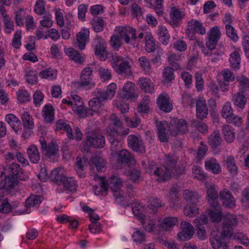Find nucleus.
<instances>
[{"label":"nucleus","mask_w":249,"mask_h":249,"mask_svg":"<svg viewBox=\"0 0 249 249\" xmlns=\"http://www.w3.org/2000/svg\"><path fill=\"white\" fill-rule=\"evenodd\" d=\"M94 178L96 180L97 179H100L101 184V189L100 190H96L97 187L95 189V186H94L96 195H99L100 193H101L102 195H106L108 188H110L116 201L120 203L123 202V200H124V196L120 194V189L122 186L123 182L120 178L112 175L107 180H106L104 177H100L97 175Z\"/></svg>","instance_id":"obj_1"},{"label":"nucleus","mask_w":249,"mask_h":249,"mask_svg":"<svg viewBox=\"0 0 249 249\" xmlns=\"http://www.w3.org/2000/svg\"><path fill=\"white\" fill-rule=\"evenodd\" d=\"M177 160L178 158L174 155L166 156V165L156 167L154 170L153 174L157 177V180L158 181L163 182L171 178Z\"/></svg>","instance_id":"obj_2"},{"label":"nucleus","mask_w":249,"mask_h":249,"mask_svg":"<svg viewBox=\"0 0 249 249\" xmlns=\"http://www.w3.org/2000/svg\"><path fill=\"white\" fill-rule=\"evenodd\" d=\"M237 223L236 215L228 213L224 217L221 236L223 237H230L233 234V227Z\"/></svg>","instance_id":"obj_3"},{"label":"nucleus","mask_w":249,"mask_h":249,"mask_svg":"<svg viewBox=\"0 0 249 249\" xmlns=\"http://www.w3.org/2000/svg\"><path fill=\"white\" fill-rule=\"evenodd\" d=\"M112 67L119 74L126 73L129 71L131 66L128 61L116 53L112 54Z\"/></svg>","instance_id":"obj_4"},{"label":"nucleus","mask_w":249,"mask_h":249,"mask_svg":"<svg viewBox=\"0 0 249 249\" xmlns=\"http://www.w3.org/2000/svg\"><path fill=\"white\" fill-rule=\"evenodd\" d=\"M118 31L120 34V37L124 39L127 44H135L137 38L136 33V29L129 26H119L118 28Z\"/></svg>","instance_id":"obj_5"},{"label":"nucleus","mask_w":249,"mask_h":249,"mask_svg":"<svg viewBox=\"0 0 249 249\" xmlns=\"http://www.w3.org/2000/svg\"><path fill=\"white\" fill-rule=\"evenodd\" d=\"M188 130L187 121L184 119L178 120L177 122L173 120L169 125V131L173 136H176L179 133H185Z\"/></svg>","instance_id":"obj_6"},{"label":"nucleus","mask_w":249,"mask_h":249,"mask_svg":"<svg viewBox=\"0 0 249 249\" xmlns=\"http://www.w3.org/2000/svg\"><path fill=\"white\" fill-rule=\"evenodd\" d=\"M186 33L188 36L193 37L196 33L203 35L206 33V29L202 23L197 20L192 19L188 22Z\"/></svg>","instance_id":"obj_7"},{"label":"nucleus","mask_w":249,"mask_h":249,"mask_svg":"<svg viewBox=\"0 0 249 249\" xmlns=\"http://www.w3.org/2000/svg\"><path fill=\"white\" fill-rule=\"evenodd\" d=\"M116 88V84L112 83L108 86L106 90L98 89L95 92V96L97 97L102 103L105 100L111 99L114 96Z\"/></svg>","instance_id":"obj_8"},{"label":"nucleus","mask_w":249,"mask_h":249,"mask_svg":"<svg viewBox=\"0 0 249 249\" xmlns=\"http://www.w3.org/2000/svg\"><path fill=\"white\" fill-rule=\"evenodd\" d=\"M181 230L178 234V237L181 241L190 239L193 236L194 229L188 222L182 221L180 224Z\"/></svg>","instance_id":"obj_9"},{"label":"nucleus","mask_w":249,"mask_h":249,"mask_svg":"<svg viewBox=\"0 0 249 249\" xmlns=\"http://www.w3.org/2000/svg\"><path fill=\"white\" fill-rule=\"evenodd\" d=\"M127 143L129 147L133 151L140 153H145V147L140 138L134 135H130L128 137Z\"/></svg>","instance_id":"obj_10"},{"label":"nucleus","mask_w":249,"mask_h":249,"mask_svg":"<svg viewBox=\"0 0 249 249\" xmlns=\"http://www.w3.org/2000/svg\"><path fill=\"white\" fill-rule=\"evenodd\" d=\"M117 161L121 166L128 165L130 166L131 165L132 167L136 162L132 154L128 150L124 149L119 151ZM120 168H122V166Z\"/></svg>","instance_id":"obj_11"},{"label":"nucleus","mask_w":249,"mask_h":249,"mask_svg":"<svg viewBox=\"0 0 249 249\" xmlns=\"http://www.w3.org/2000/svg\"><path fill=\"white\" fill-rule=\"evenodd\" d=\"M87 140L93 148L100 149L105 146V138L101 133L93 132L87 136Z\"/></svg>","instance_id":"obj_12"},{"label":"nucleus","mask_w":249,"mask_h":249,"mask_svg":"<svg viewBox=\"0 0 249 249\" xmlns=\"http://www.w3.org/2000/svg\"><path fill=\"white\" fill-rule=\"evenodd\" d=\"M4 170L9 175L13 176L21 180H26L28 178V177L23 173L20 165L16 162L12 163Z\"/></svg>","instance_id":"obj_13"},{"label":"nucleus","mask_w":249,"mask_h":249,"mask_svg":"<svg viewBox=\"0 0 249 249\" xmlns=\"http://www.w3.org/2000/svg\"><path fill=\"white\" fill-rule=\"evenodd\" d=\"M39 141L40 142L41 149L46 152V155L50 157L52 156H55L59 151L58 146L53 142H51L47 144L46 140L43 136L39 137Z\"/></svg>","instance_id":"obj_14"},{"label":"nucleus","mask_w":249,"mask_h":249,"mask_svg":"<svg viewBox=\"0 0 249 249\" xmlns=\"http://www.w3.org/2000/svg\"><path fill=\"white\" fill-rule=\"evenodd\" d=\"M122 98L124 99H130L136 98L137 97L136 93V88L134 83L127 81L123 87V90L121 93Z\"/></svg>","instance_id":"obj_15"},{"label":"nucleus","mask_w":249,"mask_h":249,"mask_svg":"<svg viewBox=\"0 0 249 249\" xmlns=\"http://www.w3.org/2000/svg\"><path fill=\"white\" fill-rule=\"evenodd\" d=\"M209 241L213 249H228L223 238L215 231L211 234Z\"/></svg>","instance_id":"obj_16"},{"label":"nucleus","mask_w":249,"mask_h":249,"mask_svg":"<svg viewBox=\"0 0 249 249\" xmlns=\"http://www.w3.org/2000/svg\"><path fill=\"white\" fill-rule=\"evenodd\" d=\"M157 104L160 109L165 112H169L172 110L173 105L167 94L164 93L160 94L157 100Z\"/></svg>","instance_id":"obj_17"},{"label":"nucleus","mask_w":249,"mask_h":249,"mask_svg":"<svg viewBox=\"0 0 249 249\" xmlns=\"http://www.w3.org/2000/svg\"><path fill=\"white\" fill-rule=\"evenodd\" d=\"M220 198L225 207L231 208L235 206L234 198L228 189H224L220 192Z\"/></svg>","instance_id":"obj_18"},{"label":"nucleus","mask_w":249,"mask_h":249,"mask_svg":"<svg viewBox=\"0 0 249 249\" xmlns=\"http://www.w3.org/2000/svg\"><path fill=\"white\" fill-rule=\"evenodd\" d=\"M5 121L15 132L18 134L21 131V123L19 119L13 114H9L5 116Z\"/></svg>","instance_id":"obj_19"},{"label":"nucleus","mask_w":249,"mask_h":249,"mask_svg":"<svg viewBox=\"0 0 249 249\" xmlns=\"http://www.w3.org/2000/svg\"><path fill=\"white\" fill-rule=\"evenodd\" d=\"M196 111L198 118L203 120L207 117L208 114V109L205 100H199L196 101Z\"/></svg>","instance_id":"obj_20"},{"label":"nucleus","mask_w":249,"mask_h":249,"mask_svg":"<svg viewBox=\"0 0 249 249\" xmlns=\"http://www.w3.org/2000/svg\"><path fill=\"white\" fill-rule=\"evenodd\" d=\"M89 31L88 29L83 28L76 35V41L79 48L83 50L86 46V42L89 39Z\"/></svg>","instance_id":"obj_21"},{"label":"nucleus","mask_w":249,"mask_h":249,"mask_svg":"<svg viewBox=\"0 0 249 249\" xmlns=\"http://www.w3.org/2000/svg\"><path fill=\"white\" fill-rule=\"evenodd\" d=\"M222 141L218 130L213 131L208 138V143L212 148H215L221 145Z\"/></svg>","instance_id":"obj_22"},{"label":"nucleus","mask_w":249,"mask_h":249,"mask_svg":"<svg viewBox=\"0 0 249 249\" xmlns=\"http://www.w3.org/2000/svg\"><path fill=\"white\" fill-rule=\"evenodd\" d=\"M207 200L211 207H218V194L213 187L208 188L207 190Z\"/></svg>","instance_id":"obj_23"},{"label":"nucleus","mask_w":249,"mask_h":249,"mask_svg":"<svg viewBox=\"0 0 249 249\" xmlns=\"http://www.w3.org/2000/svg\"><path fill=\"white\" fill-rule=\"evenodd\" d=\"M169 125L166 121H161L157 124L158 138L161 142H166L168 141V136L166 131Z\"/></svg>","instance_id":"obj_24"},{"label":"nucleus","mask_w":249,"mask_h":249,"mask_svg":"<svg viewBox=\"0 0 249 249\" xmlns=\"http://www.w3.org/2000/svg\"><path fill=\"white\" fill-rule=\"evenodd\" d=\"M92 72V69L90 67H86L83 70L80 75V81L78 82L80 86L85 87L90 84Z\"/></svg>","instance_id":"obj_25"},{"label":"nucleus","mask_w":249,"mask_h":249,"mask_svg":"<svg viewBox=\"0 0 249 249\" xmlns=\"http://www.w3.org/2000/svg\"><path fill=\"white\" fill-rule=\"evenodd\" d=\"M107 135L108 140L111 145V149L115 150L116 146H118L120 142L119 139L120 133L116 129L113 128L108 131Z\"/></svg>","instance_id":"obj_26"},{"label":"nucleus","mask_w":249,"mask_h":249,"mask_svg":"<svg viewBox=\"0 0 249 249\" xmlns=\"http://www.w3.org/2000/svg\"><path fill=\"white\" fill-rule=\"evenodd\" d=\"M148 207L145 208L144 206L141 205V203H139L136 204L132 208V211L134 214L136 216L138 219H139L142 223L144 225L145 222L144 221L146 220V216L144 214V212L147 211Z\"/></svg>","instance_id":"obj_27"},{"label":"nucleus","mask_w":249,"mask_h":249,"mask_svg":"<svg viewBox=\"0 0 249 249\" xmlns=\"http://www.w3.org/2000/svg\"><path fill=\"white\" fill-rule=\"evenodd\" d=\"M183 198L192 205H196L200 198L198 194L195 191L185 190L183 192Z\"/></svg>","instance_id":"obj_28"},{"label":"nucleus","mask_w":249,"mask_h":249,"mask_svg":"<svg viewBox=\"0 0 249 249\" xmlns=\"http://www.w3.org/2000/svg\"><path fill=\"white\" fill-rule=\"evenodd\" d=\"M205 167L207 170L214 174H218L221 172L220 164L214 159H210L205 161Z\"/></svg>","instance_id":"obj_29"},{"label":"nucleus","mask_w":249,"mask_h":249,"mask_svg":"<svg viewBox=\"0 0 249 249\" xmlns=\"http://www.w3.org/2000/svg\"><path fill=\"white\" fill-rule=\"evenodd\" d=\"M27 153L31 162L38 163L40 159V156L38 148L35 145H31L27 149Z\"/></svg>","instance_id":"obj_30"},{"label":"nucleus","mask_w":249,"mask_h":249,"mask_svg":"<svg viewBox=\"0 0 249 249\" xmlns=\"http://www.w3.org/2000/svg\"><path fill=\"white\" fill-rule=\"evenodd\" d=\"M184 16V13L178 9L173 7L171 9L170 12V21L172 24L177 25Z\"/></svg>","instance_id":"obj_31"},{"label":"nucleus","mask_w":249,"mask_h":249,"mask_svg":"<svg viewBox=\"0 0 249 249\" xmlns=\"http://www.w3.org/2000/svg\"><path fill=\"white\" fill-rule=\"evenodd\" d=\"M213 209L209 210L208 214L211 221L213 223H219L222 219L223 215L221 211V207H212Z\"/></svg>","instance_id":"obj_32"},{"label":"nucleus","mask_w":249,"mask_h":249,"mask_svg":"<svg viewBox=\"0 0 249 249\" xmlns=\"http://www.w3.org/2000/svg\"><path fill=\"white\" fill-rule=\"evenodd\" d=\"M222 133L225 140L228 143H231L234 141L235 133L230 125L227 124L223 125Z\"/></svg>","instance_id":"obj_33"},{"label":"nucleus","mask_w":249,"mask_h":249,"mask_svg":"<svg viewBox=\"0 0 249 249\" xmlns=\"http://www.w3.org/2000/svg\"><path fill=\"white\" fill-rule=\"evenodd\" d=\"M225 162L227 168L229 172L232 176H236L238 172V167L234 157L231 155L227 156L225 160Z\"/></svg>","instance_id":"obj_34"},{"label":"nucleus","mask_w":249,"mask_h":249,"mask_svg":"<svg viewBox=\"0 0 249 249\" xmlns=\"http://www.w3.org/2000/svg\"><path fill=\"white\" fill-rule=\"evenodd\" d=\"M141 68L145 74H150L153 71V69L149 59L145 56H142L138 59Z\"/></svg>","instance_id":"obj_35"},{"label":"nucleus","mask_w":249,"mask_h":249,"mask_svg":"<svg viewBox=\"0 0 249 249\" xmlns=\"http://www.w3.org/2000/svg\"><path fill=\"white\" fill-rule=\"evenodd\" d=\"M61 182L64 189L66 191H69L71 193H73L76 190V184L75 180L71 178H68L64 177Z\"/></svg>","instance_id":"obj_36"},{"label":"nucleus","mask_w":249,"mask_h":249,"mask_svg":"<svg viewBox=\"0 0 249 249\" xmlns=\"http://www.w3.org/2000/svg\"><path fill=\"white\" fill-rule=\"evenodd\" d=\"M139 84L141 89L144 92L152 93L154 90V86L152 81L147 78L141 77L139 79Z\"/></svg>","instance_id":"obj_37"},{"label":"nucleus","mask_w":249,"mask_h":249,"mask_svg":"<svg viewBox=\"0 0 249 249\" xmlns=\"http://www.w3.org/2000/svg\"><path fill=\"white\" fill-rule=\"evenodd\" d=\"M57 130H63L67 133V136L69 139H73V133L71 126L62 120L57 121L56 124Z\"/></svg>","instance_id":"obj_38"},{"label":"nucleus","mask_w":249,"mask_h":249,"mask_svg":"<svg viewBox=\"0 0 249 249\" xmlns=\"http://www.w3.org/2000/svg\"><path fill=\"white\" fill-rule=\"evenodd\" d=\"M65 176H63L61 168H56L52 171L49 178L52 182L58 185H61V182Z\"/></svg>","instance_id":"obj_39"},{"label":"nucleus","mask_w":249,"mask_h":249,"mask_svg":"<svg viewBox=\"0 0 249 249\" xmlns=\"http://www.w3.org/2000/svg\"><path fill=\"white\" fill-rule=\"evenodd\" d=\"M178 223V220L175 217H167L164 219L160 225V229L167 231L173 228Z\"/></svg>","instance_id":"obj_40"},{"label":"nucleus","mask_w":249,"mask_h":249,"mask_svg":"<svg viewBox=\"0 0 249 249\" xmlns=\"http://www.w3.org/2000/svg\"><path fill=\"white\" fill-rule=\"evenodd\" d=\"M145 39V48L146 51L148 53L154 52L156 50V44L155 39L152 35L149 33H146Z\"/></svg>","instance_id":"obj_41"},{"label":"nucleus","mask_w":249,"mask_h":249,"mask_svg":"<svg viewBox=\"0 0 249 249\" xmlns=\"http://www.w3.org/2000/svg\"><path fill=\"white\" fill-rule=\"evenodd\" d=\"M42 112L46 122L51 123L54 120V109L51 105H46Z\"/></svg>","instance_id":"obj_42"},{"label":"nucleus","mask_w":249,"mask_h":249,"mask_svg":"<svg viewBox=\"0 0 249 249\" xmlns=\"http://www.w3.org/2000/svg\"><path fill=\"white\" fill-rule=\"evenodd\" d=\"M91 161L95 166L98 172H104L105 171L106 162L102 158L95 156L91 158Z\"/></svg>","instance_id":"obj_43"},{"label":"nucleus","mask_w":249,"mask_h":249,"mask_svg":"<svg viewBox=\"0 0 249 249\" xmlns=\"http://www.w3.org/2000/svg\"><path fill=\"white\" fill-rule=\"evenodd\" d=\"M23 126L25 129H31L33 128L34 123L32 116L27 112H24L21 115Z\"/></svg>","instance_id":"obj_44"},{"label":"nucleus","mask_w":249,"mask_h":249,"mask_svg":"<svg viewBox=\"0 0 249 249\" xmlns=\"http://www.w3.org/2000/svg\"><path fill=\"white\" fill-rule=\"evenodd\" d=\"M92 28L95 32H102L105 26V22L103 19L99 17L94 18L91 21Z\"/></svg>","instance_id":"obj_45"},{"label":"nucleus","mask_w":249,"mask_h":249,"mask_svg":"<svg viewBox=\"0 0 249 249\" xmlns=\"http://www.w3.org/2000/svg\"><path fill=\"white\" fill-rule=\"evenodd\" d=\"M162 75L163 78V82L164 83L172 81L175 77L174 69L169 66H167L164 68Z\"/></svg>","instance_id":"obj_46"},{"label":"nucleus","mask_w":249,"mask_h":249,"mask_svg":"<svg viewBox=\"0 0 249 249\" xmlns=\"http://www.w3.org/2000/svg\"><path fill=\"white\" fill-rule=\"evenodd\" d=\"M232 100L235 106L241 108H243L247 103V99L245 96L240 93H237L234 95Z\"/></svg>","instance_id":"obj_47"},{"label":"nucleus","mask_w":249,"mask_h":249,"mask_svg":"<svg viewBox=\"0 0 249 249\" xmlns=\"http://www.w3.org/2000/svg\"><path fill=\"white\" fill-rule=\"evenodd\" d=\"M4 189L10 190L13 189L16 185L18 184L17 178L13 176L8 175L7 177L4 176Z\"/></svg>","instance_id":"obj_48"},{"label":"nucleus","mask_w":249,"mask_h":249,"mask_svg":"<svg viewBox=\"0 0 249 249\" xmlns=\"http://www.w3.org/2000/svg\"><path fill=\"white\" fill-rule=\"evenodd\" d=\"M42 197L40 196H30L25 201L27 207H36L39 205L41 202Z\"/></svg>","instance_id":"obj_49"},{"label":"nucleus","mask_w":249,"mask_h":249,"mask_svg":"<svg viewBox=\"0 0 249 249\" xmlns=\"http://www.w3.org/2000/svg\"><path fill=\"white\" fill-rule=\"evenodd\" d=\"M141 172L138 169L135 168H132L129 166V169H127L124 172V174L127 176L129 177L133 181H136L137 180L141 175Z\"/></svg>","instance_id":"obj_50"},{"label":"nucleus","mask_w":249,"mask_h":249,"mask_svg":"<svg viewBox=\"0 0 249 249\" xmlns=\"http://www.w3.org/2000/svg\"><path fill=\"white\" fill-rule=\"evenodd\" d=\"M67 53L70 59L74 60L75 62L79 64H81L83 62V59L81 54L73 49H69L67 51Z\"/></svg>","instance_id":"obj_51"},{"label":"nucleus","mask_w":249,"mask_h":249,"mask_svg":"<svg viewBox=\"0 0 249 249\" xmlns=\"http://www.w3.org/2000/svg\"><path fill=\"white\" fill-rule=\"evenodd\" d=\"M229 62L231 66L234 69H238L240 63V56L239 53L233 52L230 55Z\"/></svg>","instance_id":"obj_52"},{"label":"nucleus","mask_w":249,"mask_h":249,"mask_svg":"<svg viewBox=\"0 0 249 249\" xmlns=\"http://www.w3.org/2000/svg\"><path fill=\"white\" fill-rule=\"evenodd\" d=\"M191 126L196 128L198 131L203 134L206 133L208 132L207 125L202 121L194 120L191 122Z\"/></svg>","instance_id":"obj_53"},{"label":"nucleus","mask_w":249,"mask_h":249,"mask_svg":"<svg viewBox=\"0 0 249 249\" xmlns=\"http://www.w3.org/2000/svg\"><path fill=\"white\" fill-rule=\"evenodd\" d=\"M180 60V56L179 55H177L175 53H171L168 57V60L169 63L176 70H180V66L178 62Z\"/></svg>","instance_id":"obj_54"},{"label":"nucleus","mask_w":249,"mask_h":249,"mask_svg":"<svg viewBox=\"0 0 249 249\" xmlns=\"http://www.w3.org/2000/svg\"><path fill=\"white\" fill-rule=\"evenodd\" d=\"M233 111L231 104L227 102L223 106L222 108L221 116L227 120L233 114Z\"/></svg>","instance_id":"obj_55"},{"label":"nucleus","mask_w":249,"mask_h":249,"mask_svg":"<svg viewBox=\"0 0 249 249\" xmlns=\"http://www.w3.org/2000/svg\"><path fill=\"white\" fill-rule=\"evenodd\" d=\"M56 71L52 69H46L40 71L39 75L42 78L48 79L49 80H53L56 77Z\"/></svg>","instance_id":"obj_56"},{"label":"nucleus","mask_w":249,"mask_h":249,"mask_svg":"<svg viewBox=\"0 0 249 249\" xmlns=\"http://www.w3.org/2000/svg\"><path fill=\"white\" fill-rule=\"evenodd\" d=\"M192 171L194 178H196L202 181H203L206 179L207 176L204 173L201 168L200 167L194 165L192 169Z\"/></svg>","instance_id":"obj_57"},{"label":"nucleus","mask_w":249,"mask_h":249,"mask_svg":"<svg viewBox=\"0 0 249 249\" xmlns=\"http://www.w3.org/2000/svg\"><path fill=\"white\" fill-rule=\"evenodd\" d=\"M226 34L232 41L236 42L238 39V36L235 32L234 28L230 24L225 26Z\"/></svg>","instance_id":"obj_58"},{"label":"nucleus","mask_w":249,"mask_h":249,"mask_svg":"<svg viewBox=\"0 0 249 249\" xmlns=\"http://www.w3.org/2000/svg\"><path fill=\"white\" fill-rule=\"evenodd\" d=\"M18 100L20 103L29 101L31 100V96L26 90H19L17 92Z\"/></svg>","instance_id":"obj_59"},{"label":"nucleus","mask_w":249,"mask_h":249,"mask_svg":"<svg viewBox=\"0 0 249 249\" xmlns=\"http://www.w3.org/2000/svg\"><path fill=\"white\" fill-rule=\"evenodd\" d=\"M193 205L187 206L184 208V213L186 216L192 217L198 213V209L194 205Z\"/></svg>","instance_id":"obj_60"},{"label":"nucleus","mask_w":249,"mask_h":249,"mask_svg":"<svg viewBox=\"0 0 249 249\" xmlns=\"http://www.w3.org/2000/svg\"><path fill=\"white\" fill-rule=\"evenodd\" d=\"M221 34L219 27L214 26L212 28L208 33V36L212 39L218 41L221 37Z\"/></svg>","instance_id":"obj_61"},{"label":"nucleus","mask_w":249,"mask_h":249,"mask_svg":"<svg viewBox=\"0 0 249 249\" xmlns=\"http://www.w3.org/2000/svg\"><path fill=\"white\" fill-rule=\"evenodd\" d=\"M224 54L222 51L218 49L211 51L209 53L211 60L212 62H215L219 60L221 58V56Z\"/></svg>","instance_id":"obj_62"},{"label":"nucleus","mask_w":249,"mask_h":249,"mask_svg":"<svg viewBox=\"0 0 249 249\" xmlns=\"http://www.w3.org/2000/svg\"><path fill=\"white\" fill-rule=\"evenodd\" d=\"M89 106L90 108H92L93 110L97 111L101 106H103V104L97 97L95 96L89 101Z\"/></svg>","instance_id":"obj_63"},{"label":"nucleus","mask_w":249,"mask_h":249,"mask_svg":"<svg viewBox=\"0 0 249 249\" xmlns=\"http://www.w3.org/2000/svg\"><path fill=\"white\" fill-rule=\"evenodd\" d=\"M99 73L103 82L108 81L111 78V73L108 69L100 68L99 70Z\"/></svg>","instance_id":"obj_64"}]
</instances>
